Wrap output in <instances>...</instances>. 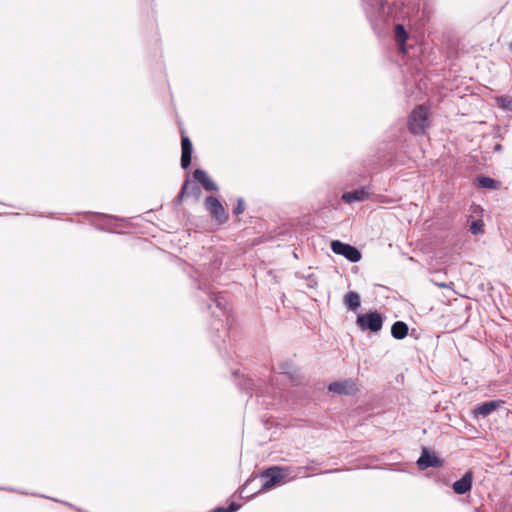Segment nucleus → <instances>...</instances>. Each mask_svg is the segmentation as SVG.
<instances>
[{"label": "nucleus", "mask_w": 512, "mask_h": 512, "mask_svg": "<svg viewBox=\"0 0 512 512\" xmlns=\"http://www.w3.org/2000/svg\"><path fill=\"white\" fill-rule=\"evenodd\" d=\"M365 12L370 22L377 26L387 18V8L385 0H367L365 3Z\"/></svg>", "instance_id": "1"}, {"label": "nucleus", "mask_w": 512, "mask_h": 512, "mask_svg": "<svg viewBox=\"0 0 512 512\" xmlns=\"http://www.w3.org/2000/svg\"><path fill=\"white\" fill-rule=\"evenodd\" d=\"M428 126V111L423 106L416 107L410 114L408 128L413 134H422Z\"/></svg>", "instance_id": "2"}, {"label": "nucleus", "mask_w": 512, "mask_h": 512, "mask_svg": "<svg viewBox=\"0 0 512 512\" xmlns=\"http://www.w3.org/2000/svg\"><path fill=\"white\" fill-rule=\"evenodd\" d=\"M356 324L362 330H369L376 333L382 329L383 318L378 312H370L359 315L357 317Z\"/></svg>", "instance_id": "3"}, {"label": "nucleus", "mask_w": 512, "mask_h": 512, "mask_svg": "<svg viewBox=\"0 0 512 512\" xmlns=\"http://www.w3.org/2000/svg\"><path fill=\"white\" fill-rule=\"evenodd\" d=\"M286 475H287L286 469L278 467V466H274V467H271V468L265 470L261 474V478L263 479L261 491L271 489L277 483H279Z\"/></svg>", "instance_id": "4"}, {"label": "nucleus", "mask_w": 512, "mask_h": 512, "mask_svg": "<svg viewBox=\"0 0 512 512\" xmlns=\"http://www.w3.org/2000/svg\"><path fill=\"white\" fill-rule=\"evenodd\" d=\"M331 249L335 254L345 257L350 262H358L362 257L360 251L356 247L343 243L339 240L332 241Z\"/></svg>", "instance_id": "5"}, {"label": "nucleus", "mask_w": 512, "mask_h": 512, "mask_svg": "<svg viewBox=\"0 0 512 512\" xmlns=\"http://www.w3.org/2000/svg\"><path fill=\"white\" fill-rule=\"evenodd\" d=\"M205 206L211 215L219 222H225L228 219L227 212L217 198L208 196L205 200Z\"/></svg>", "instance_id": "6"}, {"label": "nucleus", "mask_w": 512, "mask_h": 512, "mask_svg": "<svg viewBox=\"0 0 512 512\" xmlns=\"http://www.w3.org/2000/svg\"><path fill=\"white\" fill-rule=\"evenodd\" d=\"M328 389L330 392L337 394H352L357 391L356 382L352 379L340 382H333L329 384Z\"/></svg>", "instance_id": "7"}, {"label": "nucleus", "mask_w": 512, "mask_h": 512, "mask_svg": "<svg viewBox=\"0 0 512 512\" xmlns=\"http://www.w3.org/2000/svg\"><path fill=\"white\" fill-rule=\"evenodd\" d=\"M370 190L368 187H361L359 189L346 192L342 195V200L345 203H353V202H359L364 201L369 198Z\"/></svg>", "instance_id": "8"}, {"label": "nucleus", "mask_w": 512, "mask_h": 512, "mask_svg": "<svg viewBox=\"0 0 512 512\" xmlns=\"http://www.w3.org/2000/svg\"><path fill=\"white\" fill-rule=\"evenodd\" d=\"M417 465L420 469L424 470L429 467H440L441 461L434 454H430L429 451L424 448L421 456L417 460Z\"/></svg>", "instance_id": "9"}, {"label": "nucleus", "mask_w": 512, "mask_h": 512, "mask_svg": "<svg viewBox=\"0 0 512 512\" xmlns=\"http://www.w3.org/2000/svg\"><path fill=\"white\" fill-rule=\"evenodd\" d=\"M472 473L467 472L463 477L453 483V490L456 494L463 495L469 492L472 488Z\"/></svg>", "instance_id": "10"}, {"label": "nucleus", "mask_w": 512, "mask_h": 512, "mask_svg": "<svg viewBox=\"0 0 512 512\" xmlns=\"http://www.w3.org/2000/svg\"><path fill=\"white\" fill-rule=\"evenodd\" d=\"M182 155H181V166L183 169H187L191 164L192 154V143L187 136H183L181 140Z\"/></svg>", "instance_id": "11"}, {"label": "nucleus", "mask_w": 512, "mask_h": 512, "mask_svg": "<svg viewBox=\"0 0 512 512\" xmlns=\"http://www.w3.org/2000/svg\"><path fill=\"white\" fill-rule=\"evenodd\" d=\"M194 179L201 183L206 191H216V184L209 178L207 173L202 169H196L193 173Z\"/></svg>", "instance_id": "12"}, {"label": "nucleus", "mask_w": 512, "mask_h": 512, "mask_svg": "<svg viewBox=\"0 0 512 512\" xmlns=\"http://www.w3.org/2000/svg\"><path fill=\"white\" fill-rule=\"evenodd\" d=\"M501 404V401H488L475 408V416L487 417L494 412Z\"/></svg>", "instance_id": "13"}, {"label": "nucleus", "mask_w": 512, "mask_h": 512, "mask_svg": "<svg viewBox=\"0 0 512 512\" xmlns=\"http://www.w3.org/2000/svg\"><path fill=\"white\" fill-rule=\"evenodd\" d=\"M408 334V326L405 322L397 321L391 327V335L395 339H403Z\"/></svg>", "instance_id": "14"}, {"label": "nucleus", "mask_w": 512, "mask_h": 512, "mask_svg": "<svg viewBox=\"0 0 512 512\" xmlns=\"http://www.w3.org/2000/svg\"><path fill=\"white\" fill-rule=\"evenodd\" d=\"M344 304L350 310H356L360 307V296L357 292L350 291L344 296Z\"/></svg>", "instance_id": "15"}, {"label": "nucleus", "mask_w": 512, "mask_h": 512, "mask_svg": "<svg viewBox=\"0 0 512 512\" xmlns=\"http://www.w3.org/2000/svg\"><path fill=\"white\" fill-rule=\"evenodd\" d=\"M394 37L395 40L398 42L400 49L404 51V44L407 41L409 35L402 24L395 25Z\"/></svg>", "instance_id": "16"}, {"label": "nucleus", "mask_w": 512, "mask_h": 512, "mask_svg": "<svg viewBox=\"0 0 512 512\" xmlns=\"http://www.w3.org/2000/svg\"><path fill=\"white\" fill-rule=\"evenodd\" d=\"M479 184L484 188H495L496 181L489 177H481L479 179Z\"/></svg>", "instance_id": "17"}, {"label": "nucleus", "mask_w": 512, "mask_h": 512, "mask_svg": "<svg viewBox=\"0 0 512 512\" xmlns=\"http://www.w3.org/2000/svg\"><path fill=\"white\" fill-rule=\"evenodd\" d=\"M239 508V504L232 502L228 508L218 507L213 509L211 512H236L237 510H239Z\"/></svg>", "instance_id": "18"}, {"label": "nucleus", "mask_w": 512, "mask_h": 512, "mask_svg": "<svg viewBox=\"0 0 512 512\" xmlns=\"http://www.w3.org/2000/svg\"><path fill=\"white\" fill-rule=\"evenodd\" d=\"M482 230V223L479 221H473L470 225V231L472 234L476 235Z\"/></svg>", "instance_id": "19"}, {"label": "nucleus", "mask_w": 512, "mask_h": 512, "mask_svg": "<svg viewBox=\"0 0 512 512\" xmlns=\"http://www.w3.org/2000/svg\"><path fill=\"white\" fill-rule=\"evenodd\" d=\"M245 210L244 201L242 199L238 200L237 206L234 208V214L239 215L243 213Z\"/></svg>", "instance_id": "20"}, {"label": "nucleus", "mask_w": 512, "mask_h": 512, "mask_svg": "<svg viewBox=\"0 0 512 512\" xmlns=\"http://www.w3.org/2000/svg\"><path fill=\"white\" fill-rule=\"evenodd\" d=\"M188 185H189V181H188V180H186V181L184 182V184H183V187H182V189H181V191H180L179 195H178V200H182V198L185 196Z\"/></svg>", "instance_id": "21"}, {"label": "nucleus", "mask_w": 512, "mask_h": 512, "mask_svg": "<svg viewBox=\"0 0 512 512\" xmlns=\"http://www.w3.org/2000/svg\"><path fill=\"white\" fill-rule=\"evenodd\" d=\"M222 299H223V298H222L221 296H217V297L215 298V303H216V305H217L219 308H221V305H222Z\"/></svg>", "instance_id": "22"}, {"label": "nucleus", "mask_w": 512, "mask_h": 512, "mask_svg": "<svg viewBox=\"0 0 512 512\" xmlns=\"http://www.w3.org/2000/svg\"><path fill=\"white\" fill-rule=\"evenodd\" d=\"M501 149H502L501 144H496V145L494 146V151H497V152H498V151H500Z\"/></svg>", "instance_id": "23"}, {"label": "nucleus", "mask_w": 512, "mask_h": 512, "mask_svg": "<svg viewBox=\"0 0 512 512\" xmlns=\"http://www.w3.org/2000/svg\"><path fill=\"white\" fill-rule=\"evenodd\" d=\"M440 287H446V284L442 283V284H439Z\"/></svg>", "instance_id": "24"}]
</instances>
